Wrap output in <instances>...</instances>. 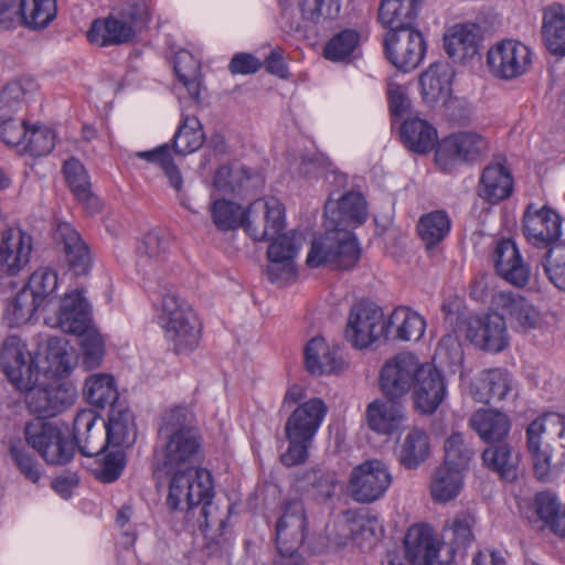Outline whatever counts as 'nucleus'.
Listing matches in <instances>:
<instances>
[{
    "label": "nucleus",
    "instance_id": "obj_46",
    "mask_svg": "<svg viewBox=\"0 0 565 565\" xmlns=\"http://www.w3.org/2000/svg\"><path fill=\"white\" fill-rule=\"evenodd\" d=\"M542 41L550 54L565 57V6L553 3L543 11Z\"/></svg>",
    "mask_w": 565,
    "mask_h": 565
},
{
    "label": "nucleus",
    "instance_id": "obj_55",
    "mask_svg": "<svg viewBox=\"0 0 565 565\" xmlns=\"http://www.w3.org/2000/svg\"><path fill=\"white\" fill-rule=\"evenodd\" d=\"M463 486V471L441 465L430 482V494L436 502H448L458 497Z\"/></svg>",
    "mask_w": 565,
    "mask_h": 565
},
{
    "label": "nucleus",
    "instance_id": "obj_24",
    "mask_svg": "<svg viewBox=\"0 0 565 565\" xmlns=\"http://www.w3.org/2000/svg\"><path fill=\"white\" fill-rule=\"evenodd\" d=\"M36 345L41 360L42 379H65L74 372L78 356L68 340L50 335Z\"/></svg>",
    "mask_w": 565,
    "mask_h": 565
},
{
    "label": "nucleus",
    "instance_id": "obj_38",
    "mask_svg": "<svg viewBox=\"0 0 565 565\" xmlns=\"http://www.w3.org/2000/svg\"><path fill=\"white\" fill-rule=\"evenodd\" d=\"M454 68L446 62L431 64L419 77L420 92L424 102L434 106L445 103L452 92Z\"/></svg>",
    "mask_w": 565,
    "mask_h": 565
},
{
    "label": "nucleus",
    "instance_id": "obj_25",
    "mask_svg": "<svg viewBox=\"0 0 565 565\" xmlns=\"http://www.w3.org/2000/svg\"><path fill=\"white\" fill-rule=\"evenodd\" d=\"M414 408L420 414H434L448 395L446 380L431 362H425L411 392Z\"/></svg>",
    "mask_w": 565,
    "mask_h": 565
},
{
    "label": "nucleus",
    "instance_id": "obj_64",
    "mask_svg": "<svg viewBox=\"0 0 565 565\" xmlns=\"http://www.w3.org/2000/svg\"><path fill=\"white\" fill-rule=\"evenodd\" d=\"M96 456L98 460L93 471L98 480L109 483L121 476L126 467V454L122 449L106 447Z\"/></svg>",
    "mask_w": 565,
    "mask_h": 565
},
{
    "label": "nucleus",
    "instance_id": "obj_52",
    "mask_svg": "<svg viewBox=\"0 0 565 565\" xmlns=\"http://www.w3.org/2000/svg\"><path fill=\"white\" fill-rule=\"evenodd\" d=\"M401 137L407 149L417 153L430 151L437 142V130L422 118H411L403 122Z\"/></svg>",
    "mask_w": 565,
    "mask_h": 565
},
{
    "label": "nucleus",
    "instance_id": "obj_3",
    "mask_svg": "<svg viewBox=\"0 0 565 565\" xmlns=\"http://www.w3.org/2000/svg\"><path fill=\"white\" fill-rule=\"evenodd\" d=\"M192 422L193 413L186 406H174L166 412L159 431L161 446L154 455L156 471L196 467L201 437Z\"/></svg>",
    "mask_w": 565,
    "mask_h": 565
},
{
    "label": "nucleus",
    "instance_id": "obj_31",
    "mask_svg": "<svg viewBox=\"0 0 565 565\" xmlns=\"http://www.w3.org/2000/svg\"><path fill=\"white\" fill-rule=\"evenodd\" d=\"M491 303L494 309L508 317L516 332H529L540 329L543 324L542 313L531 301L520 295L500 291L492 296Z\"/></svg>",
    "mask_w": 565,
    "mask_h": 565
},
{
    "label": "nucleus",
    "instance_id": "obj_1",
    "mask_svg": "<svg viewBox=\"0 0 565 565\" xmlns=\"http://www.w3.org/2000/svg\"><path fill=\"white\" fill-rule=\"evenodd\" d=\"M60 278L55 269L41 266L24 280L23 287L10 294L3 321L11 328L34 324L42 320L52 329L67 334L82 333L94 324L93 309L84 291L67 289L58 295Z\"/></svg>",
    "mask_w": 565,
    "mask_h": 565
},
{
    "label": "nucleus",
    "instance_id": "obj_20",
    "mask_svg": "<svg viewBox=\"0 0 565 565\" xmlns=\"http://www.w3.org/2000/svg\"><path fill=\"white\" fill-rule=\"evenodd\" d=\"M44 379L30 390H24L25 403L31 413L39 416H56L72 406L77 392L74 385L66 382L45 384Z\"/></svg>",
    "mask_w": 565,
    "mask_h": 565
},
{
    "label": "nucleus",
    "instance_id": "obj_37",
    "mask_svg": "<svg viewBox=\"0 0 565 565\" xmlns=\"http://www.w3.org/2000/svg\"><path fill=\"white\" fill-rule=\"evenodd\" d=\"M494 264L498 274L509 284L523 287L530 280V267L512 239H501L494 249Z\"/></svg>",
    "mask_w": 565,
    "mask_h": 565
},
{
    "label": "nucleus",
    "instance_id": "obj_12",
    "mask_svg": "<svg viewBox=\"0 0 565 565\" xmlns=\"http://www.w3.org/2000/svg\"><path fill=\"white\" fill-rule=\"evenodd\" d=\"M534 56L535 53L529 44L507 38L489 46L486 65L493 78L511 82L523 77L532 70Z\"/></svg>",
    "mask_w": 565,
    "mask_h": 565
},
{
    "label": "nucleus",
    "instance_id": "obj_18",
    "mask_svg": "<svg viewBox=\"0 0 565 565\" xmlns=\"http://www.w3.org/2000/svg\"><path fill=\"white\" fill-rule=\"evenodd\" d=\"M425 362L412 352H401L386 360L379 376L382 393L388 398L405 397Z\"/></svg>",
    "mask_w": 565,
    "mask_h": 565
},
{
    "label": "nucleus",
    "instance_id": "obj_26",
    "mask_svg": "<svg viewBox=\"0 0 565 565\" xmlns=\"http://www.w3.org/2000/svg\"><path fill=\"white\" fill-rule=\"evenodd\" d=\"M369 217L367 203L358 192H348L339 199L330 198L324 205V226L335 231H353Z\"/></svg>",
    "mask_w": 565,
    "mask_h": 565
},
{
    "label": "nucleus",
    "instance_id": "obj_53",
    "mask_svg": "<svg viewBox=\"0 0 565 565\" xmlns=\"http://www.w3.org/2000/svg\"><path fill=\"white\" fill-rule=\"evenodd\" d=\"M135 156L160 168L169 186L178 194L183 191L184 179L179 167L174 163L172 150L168 143H162L150 150L136 152Z\"/></svg>",
    "mask_w": 565,
    "mask_h": 565
},
{
    "label": "nucleus",
    "instance_id": "obj_14",
    "mask_svg": "<svg viewBox=\"0 0 565 565\" xmlns=\"http://www.w3.org/2000/svg\"><path fill=\"white\" fill-rule=\"evenodd\" d=\"M267 248V276L277 285L285 286L297 278V257L303 246L305 235L300 231L280 233L270 239Z\"/></svg>",
    "mask_w": 565,
    "mask_h": 565
},
{
    "label": "nucleus",
    "instance_id": "obj_22",
    "mask_svg": "<svg viewBox=\"0 0 565 565\" xmlns=\"http://www.w3.org/2000/svg\"><path fill=\"white\" fill-rule=\"evenodd\" d=\"M467 339L478 349L500 353L510 344V334L503 316L487 313L470 317L466 328Z\"/></svg>",
    "mask_w": 565,
    "mask_h": 565
},
{
    "label": "nucleus",
    "instance_id": "obj_54",
    "mask_svg": "<svg viewBox=\"0 0 565 565\" xmlns=\"http://www.w3.org/2000/svg\"><path fill=\"white\" fill-rule=\"evenodd\" d=\"M360 55V34L351 29L334 34L323 47V56L333 63L349 64Z\"/></svg>",
    "mask_w": 565,
    "mask_h": 565
},
{
    "label": "nucleus",
    "instance_id": "obj_35",
    "mask_svg": "<svg viewBox=\"0 0 565 565\" xmlns=\"http://www.w3.org/2000/svg\"><path fill=\"white\" fill-rule=\"evenodd\" d=\"M328 414V406L320 397L309 398L292 411L285 424V431L313 440Z\"/></svg>",
    "mask_w": 565,
    "mask_h": 565
},
{
    "label": "nucleus",
    "instance_id": "obj_51",
    "mask_svg": "<svg viewBox=\"0 0 565 565\" xmlns=\"http://www.w3.org/2000/svg\"><path fill=\"white\" fill-rule=\"evenodd\" d=\"M422 10V2H381L377 18L388 31L413 30Z\"/></svg>",
    "mask_w": 565,
    "mask_h": 565
},
{
    "label": "nucleus",
    "instance_id": "obj_27",
    "mask_svg": "<svg viewBox=\"0 0 565 565\" xmlns=\"http://www.w3.org/2000/svg\"><path fill=\"white\" fill-rule=\"evenodd\" d=\"M562 217L553 209L530 204L522 220L523 234L533 246L547 247L562 236Z\"/></svg>",
    "mask_w": 565,
    "mask_h": 565
},
{
    "label": "nucleus",
    "instance_id": "obj_9",
    "mask_svg": "<svg viewBox=\"0 0 565 565\" xmlns=\"http://www.w3.org/2000/svg\"><path fill=\"white\" fill-rule=\"evenodd\" d=\"M324 232L313 236L306 257V264L310 268L333 266L348 269L360 259L361 249L354 233L349 231H335L331 226H324Z\"/></svg>",
    "mask_w": 565,
    "mask_h": 565
},
{
    "label": "nucleus",
    "instance_id": "obj_48",
    "mask_svg": "<svg viewBox=\"0 0 565 565\" xmlns=\"http://www.w3.org/2000/svg\"><path fill=\"white\" fill-rule=\"evenodd\" d=\"M470 427L484 443L505 439L511 429L509 416L493 408H480L470 417Z\"/></svg>",
    "mask_w": 565,
    "mask_h": 565
},
{
    "label": "nucleus",
    "instance_id": "obj_44",
    "mask_svg": "<svg viewBox=\"0 0 565 565\" xmlns=\"http://www.w3.org/2000/svg\"><path fill=\"white\" fill-rule=\"evenodd\" d=\"M55 238L62 245L70 270L76 276L86 274L90 266V255L77 231L70 223H60Z\"/></svg>",
    "mask_w": 565,
    "mask_h": 565
},
{
    "label": "nucleus",
    "instance_id": "obj_5",
    "mask_svg": "<svg viewBox=\"0 0 565 565\" xmlns=\"http://www.w3.org/2000/svg\"><path fill=\"white\" fill-rule=\"evenodd\" d=\"M151 18L149 2H119L107 17L92 22L87 41L100 47L130 43L147 30Z\"/></svg>",
    "mask_w": 565,
    "mask_h": 565
},
{
    "label": "nucleus",
    "instance_id": "obj_7",
    "mask_svg": "<svg viewBox=\"0 0 565 565\" xmlns=\"http://www.w3.org/2000/svg\"><path fill=\"white\" fill-rule=\"evenodd\" d=\"M33 238L20 226H8L0 233V303L9 308L10 294H15L23 282L15 280L31 262Z\"/></svg>",
    "mask_w": 565,
    "mask_h": 565
},
{
    "label": "nucleus",
    "instance_id": "obj_40",
    "mask_svg": "<svg viewBox=\"0 0 565 565\" xmlns=\"http://www.w3.org/2000/svg\"><path fill=\"white\" fill-rule=\"evenodd\" d=\"M405 556L412 565H429L439 553V543L430 526L415 524L404 539Z\"/></svg>",
    "mask_w": 565,
    "mask_h": 565
},
{
    "label": "nucleus",
    "instance_id": "obj_2",
    "mask_svg": "<svg viewBox=\"0 0 565 565\" xmlns=\"http://www.w3.org/2000/svg\"><path fill=\"white\" fill-rule=\"evenodd\" d=\"M24 440L12 438L8 444L10 460L17 470L31 483L39 484L44 470L33 449L49 466H65L75 455V444L67 425L35 418L23 428Z\"/></svg>",
    "mask_w": 565,
    "mask_h": 565
},
{
    "label": "nucleus",
    "instance_id": "obj_21",
    "mask_svg": "<svg viewBox=\"0 0 565 565\" xmlns=\"http://www.w3.org/2000/svg\"><path fill=\"white\" fill-rule=\"evenodd\" d=\"M384 47L391 64L405 73L420 64L427 49L425 39L418 30L388 31L384 39Z\"/></svg>",
    "mask_w": 565,
    "mask_h": 565
},
{
    "label": "nucleus",
    "instance_id": "obj_43",
    "mask_svg": "<svg viewBox=\"0 0 565 565\" xmlns=\"http://www.w3.org/2000/svg\"><path fill=\"white\" fill-rule=\"evenodd\" d=\"M202 53L203 46L201 44H192L190 47L177 51L173 60L175 76L190 97L194 99L200 96Z\"/></svg>",
    "mask_w": 565,
    "mask_h": 565
},
{
    "label": "nucleus",
    "instance_id": "obj_28",
    "mask_svg": "<svg viewBox=\"0 0 565 565\" xmlns=\"http://www.w3.org/2000/svg\"><path fill=\"white\" fill-rule=\"evenodd\" d=\"M383 534L382 522L366 514L347 512L337 523L334 543L338 546L350 544L359 548L371 547Z\"/></svg>",
    "mask_w": 565,
    "mask_h": 565
},
{
    "label": "nucleus",
    "instance_id": "obj_41",
    "mask_svg": "<svg viewBox=\"0 0 565 565\" xmlns=\"http://www.w3.org/2000/svg\"><path fill=\"white\" fill-rule=\"evenodd\" d=\"M513 192V177L502 163L488 164L481 172L477 193L480 199L498 204L511 196Z\"/></svg>",
    "mask_w": 565,
    "mask_h": 565
},
{
    "label": "nucleus",
    "instance_id": "obj_63",
    "mask_svg": "<svg viewBox=\"0 0 565 565\" xmlns=\"http://www.w3.org/2000/svg\"><path fill=\"white\" fill-rule=\"evenodd\" d=\"M473 523V518L467 514H460L446 523L443 530V540L450 545L452 552L465 550L472 543Z\"/></svg>",
    "mask_w": 565,
    "mask_h": 565
},
{
    "label": "nucleus",
    "instance_id": "obj_36",
    "mask_svg": "<svg viewBox=\"0 0 565 565\" xmlns=\"http://www.w3.org/2000/svg\"><path fill=\"white\" fill-rule=\"evenodd\" d=\"M394 398L372 401L365 411L367 427L375 434L391 436L397 433L405 424L407 417L404 407Z\"/></svg>",
    "mask_w": 565,
    "mask_h": 565
},
{
    "label": "nucleus",
    "instance_id": "obj_57",
    "mask_svg": "<svg viewBox=\"0 0 565 565\" xmlns=\"http://www.w3.org/2000/svg\"><path fill=\"white\" fill-rule=\"evenodd\" d=\"M451 222L444 211L424 214L417 224V232L428 250L437 247L449 234Z\"/></svg>",
    "mask_w": 565,
    "mask_h": 565
},
{
    "label": "nucleus",
    "instance_id": "obj_13",
    "mask_svg": "<svg viewBox=\"0 0 565 565\" xmlns=\"http://www.w3.org/2000/svg\"><path fill=\"white\" fill-rule=\"evenodd\" d=\"M344 338L358 350L387 341V315L375 303H355L347 317Z\"/></svg>",
    "mask_w": 565,
    "mask_h": 565
},
{
    "label": "nucleus",
    "instance_id": "obj_6",
    "mask_svg": "<svg viewBox=\"0 0 565 565\" xmlns=\"http://www.w3.org/2000/svg\"><path fill=\"white\" fill-rule=\"evenodd\" d=\"M156 319L164 339L178 354L194 351L201 339V323L196 313L184 300L168 290L156 305Z\"/></svg>",
    "mask_w": 565,
    "mask_h": 565
},
{
    "label": "nucleus",
    "instance_id": "obj_50",
    "mask_svg": "<svg viewBox=\"0 0 565 565\" xmlns=\"http://www.w3.org/2000/svg\"><path fill=\"white\" fill-rule=\"evenodd\" d=\"M511 390L510 374L502 369L482 371L471 383L470 394L480 403L502 399Z\"/></svg>",
    "mask_w": 565,
    "mask_h": 565
},
{
    "label": "nucleus",
    "instance_id": "obj_45",
    "mask_svg": "<svg viewBox=\"0 0 565 565\" xmlns=\"http://www.w3.org/2000/svg\"><path fill=\"white\" fill-rule=\"evenodd\" d=\"M85 401L96 408L104 409L119 406V390L115 376L106 372L89 374L83 384L82 390Z\"/></svg>",
    "mask_w": 565,
    "mask_h": 565
},
{
    "label": "nucleus",
    "instance_id": "obj_42",
    "mask_svg": "<svg viewBox=\"0 0 565 565\" xmlns=\"http://www.w3.org/2000/svg\"><path fill=\"white\" fill-rule=\"evenodd\" d=\"M430 451L429 434L423 428L412 427L398 439L395 455L404 468L417 469L429 458Z\"/></svg>",
    "mask_w": 565,
    "mask_h": 565
},
{
    "label": "nucleus",
    "instance_id": "obj_30",
    "mask_svg": "<svg viewBox=\"0 0 565 565\" xmlns=\"http://www.w3.org/2000/svg\"><path fill=\"white\" fill-rule=\"evenodd\" d=\"M482 39L478 23L456 22L446 28L443 35V47L455 63L467 64L478 54Z\"/></svg>",
    "mask_w": 565,
    "mask_h": 565
},
{
    "label": "nucleus",
    "instance_id": "obj_56",
    "mask_svg": "<svg viewBox=\"0 0 565 565\" xmlns=\"http://www.w3.org/2000/svg\"><path fill=\"white\" fill-rule=\"evenodd\" d=\"M75 335L79 339L78 348L83 367L85 370L98 369L106 355V342L102 332L94 323L87 330Z\"/></svg>",
    "mask_w": 565,
    "mask_h": 565
},
{
    "label": "nucleus",
    "instance_id": "obj_47",
    "mask_svg": "<svg viewBox=\"0 0 565 565\" xmlns=\"http://www.w3.org/2000/svg\"><path fill=\"white\" fill-rule=\"evenodd\" d=\"M426 329V320L408 307H397L387 316V340L417 341Z\"/></svg>",
    "mask_w": 565,
    "mask_h": 565
},
{
    "label": "nucleus",
    "instance_id": "obj_15",
    "mask_svg": "<svg viewBox=\"0 0 565 565\" xmlns=\"http://www.w3.org/2000/svg\"><path fill=\"white\" fill-rule=\"evenodd\" d=\"M169 241L164 231L153 228L146 233L137 245V267L148 281L163 285L174 273L168 256Z\"/></svg>",
    "mask_w": 565,
    "mask_h": 565
},
{
    "label": "nucleus",
    "instance_id": "obj_4",
    "mask_svg": "<svg viewBox=\"0 0 565 565\" xmlns=\"http://www.w3.org/2000/svg\"><path fill=\"white\" fill-rule=\"evenodd\" d=\"M262 183L259 175L243 166L221 167L213 179L211 215L217 228L227 231L245 230L246 210L238 202L223 198L227 194H243Z\"/></svg>",
    "mask_w": 565,
    "mask_h": 565
},
{
    "label": "nucleus",
    "instance_id": "obj_16",
    "mask_svg": "<svg viewBox=\"0 0 565 565\" xmlns=\"http://www.w3.org/2000/svg\"><path fill=\"white\" fill-rule=\"evenodd\" d=\"M489 150L487 138L473 131H460L444 138L435 152L436 164L451 172L462 163L477 161Z\"/></svg>",
    "mask_w": 565,
    "mask_h": 565
},
{
    "label": "nucleus",
    "instance_id": "obj_61",
    "mask_svg": "<svg viewBox=\"0 0 565 565\" xmlns=\"http://www.w3.org/2000/svg\"><path fill=\"white\" fill-rule=\"evenodd\" d=\"M38 90V82L30 76L12 79L0 88V108L15 109Z\"/></svg>",
    "mask_w": 565,
    "mask_h": 565
},
{
    "label": "nucleus",
    "instance_id": "obj_33",
    "mask_svg": "<svg viewBox=\"0 0 565 565\" xmlns=\"http://www.w3.org/2000/svg\"><path fill=\"white\" fill-rule=\"evenodd\" d=\"M105 448L122 449L131 447L137 437V427L131 411L124 404L113 406L107 420H103Z\"/></svg>",
    "mask_w": 565,
    "mask_h": 565
},
{
    "label": "nucleus",
    "instance_id": "obj_17",
    "mask_svg": "<svg viewBox=\"0 0 565 565\" xmlns=\"http://www.w3.org/2000/svg\"><path fill=\"white\" fill-rule=\"evenodd\" d=\"M286 207L277 196L253 201L246 210L245 232L256 242L269 241L286 228Z\"/></svg>",
    "mask_w": 565,
    "mask_h": 565
},
{
    "label": "nucleus",
    "instance_id": "obj_32",
    "mask_svg": "<svg viewBox=\"0 0 565 565\" xmlns=\"http://www.w3.org/2000/svg\"><path fill=\"white\" fill-rule=\"evenodd\" d=\"M303 354L307 371L316 376L339 374L348 366L338 348L322 337L312 338Z\"/></svg>",
    "mask_w": 565,
    "mask_h": 565
},
{
    "label": "nucleus",
    "instance_id": "obj_59",
    "mask_svg": "<svg viewBox=\"0 0 565 565\" xmlns=\"http://www.w3.org/2000/svg\"><path fill=\"white\" fill-rule=\"evenodd\" d=\"M204 140L200 120L194 116H185L173 137L174 152L181 156L193 153L203 146Z\"/></svg>",
    "mask_w": 565,
    "mask_h": 565
},
{
    "label": "nucleus",
    "instance_id": "obj_10",
    "mask_svg": "<svg viewBox=\"0 0 565 565\" xmlns=\"http://www.w3.org/2000/svg\"><path fill=\"white\" fill-rule=\"evenodd\" d=\"M0 369L18 391L30 390L42 379L38 345L31 349L18 335L7 337L0 347Z\"/></svg>",
    "mask_w": 565,
    "mask_h": 565
},
{
    "label": "nucleus",
    "instance_id": "obj_60",
    "mask_svg": "<svg viewBox=\"0 0 565 565\" xmlns=\"http://www.w3.org/2000/svg\"><path fill=\"white\" fill-rule=\"evenodd\" d=\"M482 460L488 468L497 471L507 481H512L518 476L519 457L512 452L508 444L487 448L482 454Z\"/></svg>",
    "mask_w": 565,
    "mask_h": 565
},
{
    "label": "nucleus",
    "instance_id": "obj_23",
    "mask_svg": "<svg viewBox=\"0 0 565 565\" xmlns=\"http://www.w3.org/2000/svg\"><path fill=\"white\" fill-rule=\"evenodd\" d=\"M307 520L300 500H289L282 508V514L276 526V543L284 562L299 558L297 548L303 541Z\"/></svg>",
    "mask_w": 565,
    "mask_h": 565
},
{
    "label": "nucleus",
    "instance_id": "obj_58",
    "mask_svg": "<svg viewBox=\"0 0 565 565\" xmlns=\"http://www.w3.org/2000/svg\"><path fill=\"white\" fill-rule=\"evenodd\" d=\"M519 509L530 522L542 521L546 524L561 511V503L555 492L542 491L533 501H521Z\"/></svg>",
    "mask_w": 565,
    "mask_h": 565
},
{
    "label": "nucleus",
    "instance_id": "obj_11",
    "mask_svg": "<svg viewBox=\"0 0 565 565\" xmlns=\"http://www.w3.org/2000/svg\"><path fill=\"white\" fill-rule=\"evenodd\" d=\"M559 420L558 414L542 415L532 420L525 430L526 454L536 479L552 482L562 475L559 462L553 460V447L548 439L554 430V422Z\"/></svg>",
    "mask_w": 565,
    "mask_h": 565
},
{
    "label": "nucleus",
    "instance_id": "obj_62",
    "mask_svg": "<svg viewBox=\"0 0 565 565\" xmlns=\"http://www.w3.org/2000/svg\"><path fill=\"white\" fill-rule=\"evenodd\" d=\"M21 146L20 153L32 157H43L49 154L55 146V132L50 127L42 124L28 126V134Z\"/></svg>",
    "mask_w": 565,
    "mask_h": 565
},
{
    "label": "nucleus",
    "instance_id": "obj_8",
    "mask_svg": "<svg viewBox=\"0 0 565 565\" xmlns=\"http://www.w3.org/2000/svg\"><path fill=\"white\" fill-rule=\"evenodd\" d=\"M160 484L167 483V504L177 510L199 505L214 494V484L209 470L199 467L156 471Z\"/></svg>",
    "mask_w": 565,
    "mask_h": 565
},
{
    "label": "nucleus",
    "instance_id": "obj_29",
    "mask_svg": "<svg viewBox=\"0 0 565 565\" xmlns=\"http://www.w3.org/2000/svg\"><path fill=\"white\" fill-rule=\"evenodd\" d=\"M56 13V2H0V29L8 30L15 23L42 29L55 19Z\"/></svg>",
    "mask_w": 565,
    "mask_h": 565
},
{
    "label": "nucleus",
    "instance_id": "obj_49",
    "mask_svg": "<svg viewBox=\"0 0 565 565\" xmlns=\"http://www.w3.org/2000/svg\"><path fill=\"white\" fill-rule=\"evenodd\" d=\"M63 170L67 184L76 200L88 213L98 212L102 209V201L90 191L89 178L82 162L71 158L65 161Z\"/></svg>",
    "mask_w": 565,
    "mask_h": 565
},
{
    "label": "nucleus",
    "instance_id": "obj_34",
    "mask_svg": "<svg viewBox=\"0 0 565 565\" xmlns=\"http://www.w3.org/2000/svg\"><path fill=\"white\" fill-rule=\"evenodd\" d=\"M284 8V19L294 31L308 28L310 24H324L339 17L340 2H290Z\"/></svg>",
    "mask_w": 565,
    "mask_h": 565
},
{
    "label": "nucleus",
    "instance_id": "obj_39",
    "mask_svg": "<svg viewBox=\"0 0 565 565\" xmlns=\"http://www.w3.org/2000/svg\"><path fill=\"white\" fill-rule=\"evenodd\" d=\"M103 419L92 408L81 409L74 418V436L85 456L99 455L105 449Z\"/></svg>",
    "mask_w": 565,
    "mask_h": 565
},
{
    "label": "nucleus",
    "instance_id": "obj_19",
    "mask_svg": "<svg viewBox=\"0 0 565 565\" xmlns=\"http://www.w3.org/2000/svg\"><path fill=\"white\" fill-rule=\"evenodd\" d=\"M392 479L385 462L377 459L366 460L352 470L349 491L355 501L371 503L386 493Z\"/></svg>",
    "mask_w": 565,
    "mask_h": 565
}]
</instances>
